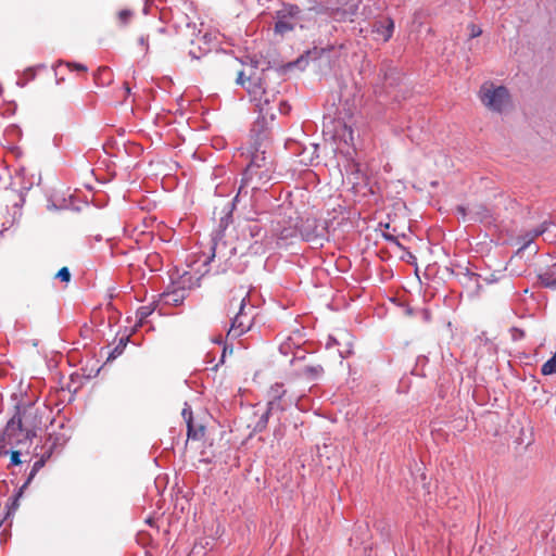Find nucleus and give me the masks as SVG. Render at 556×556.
<instances>
[{"instance_id": "f257e3e1", "label": "nucleus", "mask_w": 556, "mask_h": 556, "mask_svg": "<svg viewBox=\"0 0 556 556\" xmlns=\"http://www.w3.org/2000/svg\"><path fill=\"white\" fill-rule=\"evenodd\" d=\"M30 409L17 410L8 421L2 439L9 445H18L36 435V426L28 421Z\"/></svg>"}, {"instance_id": "f03ea898", "label": "nucleus", "mask_w": 556, "mask_h": 556, "mask_svg": "<svg viewBox=\"0 0 556 556\" xmlns=\"http://www.w3.org/2000/svg\"><path fill=\"white\" fill-rule=\"evenodd\" d=\"M275 25L274 34L285 37L293 31L298 25L302 28V10L296 4L282 3L281 9L277 10L274 15Z\"/></svg>"}, {"instance_id": "7ed1b4c3", "label": "nucleus", "mask_w": 556, "mask_h": 556, "mask_svg": "<svg viewBox=\"0 0 556 556\" xmlns=\"http://www.w3.org/2000/svg\"><path fill=\"white\" fill-rule=\"evenodd\" d=\"M479 99L490 111L503 113L510 103V94L506 87L484 83L479 90Z\"/></svg>"}, {"instance_id": "20e7f679", "label": "nucleus", "mask_w": 556, "mask_h": 556, "mask_svg": "<svg viewBox=\"0 0 556 556\" xmlns=\"http://www.w3.org/2000/svg\"><path fill=\"white\" fill-rule=\"evenodd\" d=\"M195 12L191 3L184 2L182 8L172 9V21L177 33L189 38L191 43L194 45V37L197 34V24L194 22Z\"/></svg>"}, {"instance_id": "39448f33", "label": "nucleus", "mask_w": 556, "mask_h": 556, "mask_svg": "<svg viewBox=\"0 0 556 556\" xmlns=\"http://www.w3.org/2000/svg\"><path fill=\"white\" fill-rule=\"evenodd\" d=\"M266 165H274L273 160L266 155V152L260 151L258 149L252 154L251 161L247 168L244 169L241 178L240 186L238 188V192L233 199L235 202L239 200L242 195L249 194V186L250 182L254 180V172L258 168H264Z\"/></svg>"}, {"instance_id": "423d86ee", "label": "nucleus", "mask_w": 556, "mask_h": 556, "mask_svg": "<svg viewBox=\"0 0 556 556\" xmlns=\"http://www.w3.org/2000/svg\"><path fill=\"white\" fill-rule=\"evenodd\" d=\"M248 301V295L241 299L239 312L231 320L228 337L238 338L251 329L255 317V307Z\"/></svg>"}, {"instance_id": "0eeeda50", "label": "nucleus", "mask_w": 556, "mask_h": 556, "mask_svg": "<svg viewBox=\"0 0 556 556\" xmlns=\"http://www.w3.org/2000/svg\"><path fill=\"white\" fill-rule=\"evenodd\" d=\"M258 91H261V97L258 100V111H260V118L257 119L254 127H256L260 124H265L266 118L269 117L270 119L275 118V109L270 106V100L266 94V91L262 89V87H257L254 90H249V92L253 93L255 97L257 96Z\"/></svg>"}, {"instance_id": "6e6552de", "label": "nucleus", "mask_w": 556, "mask_h": 556, "mask_svg": "<svg viewBox=\"0 0 556 556\" xmlns=\"http://www.w3.org/2000/svg\"><path fill=\"white\" fill-rule=\"evenodd\" d=\"M274 173V165H266L264 168H258L254 172V180L250 182L249 191L260 190L261 187L271 180Z\"/></svg>"}, {"instance_id": "1a4fd4ad", "label": "nucleus", "mask_w": 556, "mask_h": 556, "mask_svg": "<svg viewBox=\"0 0 556 556\" xmlns=\"http://www.w3.org/2000/svg\"><path fill=\"white\" fill-rule=\"evenodd\" d=\"M323 227L320 231L318 230V226L316 225L315 219H306V222L303 223L300 228V233L304 240L315 241L316 239L323 237Z\"/></svg>"}, {"instance_id": "9d476101", "label": "nucleus", "mask_w": 556, "mask_h": 556, "mask_svg": "<svg viewBox=\"0 0 556 556\" xmlns=\"http://www.w3.org/2000/svg\"><path fill=\"white\" fill-rule=\"evenodd\" d=\"M393 29L394 23L389 17L377 21L374 25V31L377 33L383 41H388L392 37Z\"/></svg>"}, {"instance_id": "9b49d317", "label": "nucleus", "mask_w": 556, "mask_h": 556, "mask_svg": "<svg viewBox=\"0 0 556 556\" xmlns=\"http://www.w3.org/2000/svg\"><path fill=\"white\" fill-rule=\"evenodd\" d=\"M538 279L542 287L556 290V263L540 273Z\"/></svg>"}, {"instance_id": "f8f14e48", "label": "nucleus", "mask_w": 556, "mask_h": 556, "mask_svg": "<svg viewBox=\"0 0 556 556\" xmlns=\"http://www.w3.org/2000/svg\"><path fill=\"white\" fill-rule=\"evenodd\" d=\"M286 393L283 386L280 383L274 384L269 390V410H282V406L280 404V400Z\"/></svg>"}, {"instance_id": "ddd939ff", "label": "nucleus", "mask_w": 556, "mask_h": 556, "mask_svg": "<svg viewBox=\"0 0 556 556\" xmlns=\"http://www.w3.org/2000/svg\"><path fill=\"white\" fill-rule=\"evenodd\" d=\"M185 300V290L174 289L164 292L161 295V301L167 305H180Z\"/></svg>"}, {"instance_id": "4468645a", "label": "nucleus", "mask_w": 556, "mask_h": 556, "mask_svg": "<svg viewBox=\"0 0 556 556\" xmlns=\"http://www.w3.org/2000/svg\"><path fill=\"white\" fill-rule=\"evenodd\" d=\"M547 230V224L546 223H543L541 226H539L538 228L533 229L532 231L530 232H527L523 237H522V240H523V243L520 248V251L521 250H525L527 248H529V245L531 244V242L533 241V239L535 237H539V236H542L546 232Z\"/></svg>"}, {"instance_id": "2eb2a0df", "label": "nucleus", "mask_w": 556, "mask_h": 556, "mask_svg": "<svg viewBox=\"0 0 556 556\" xmlns=\"http://www.w3.org/2000/svg\"><path fill=\"white\" fill-rule=\"evenodd\" d=\"M323 374L324 368L321 365H309L305 366L302 369V375L311 381L319 379L323 376Z\"/></svg>"}, {"instance_id": "dca6fc26", "label": "nucleus", "mask_w": 556, "mask_h": 556, "mask_svg": "<svg viewBox=\"0 0 556 556\" xmlns=\"http://www.w3.org/2000/svg\"><path fill=\"white\" fill-rule=\"evenodd\" d=\"M205 428L204 426H194L193 421L188 420L187 422V435L189 440L199 441L204 437Z\"/></svg>"}, {"instance_id": "f3484780", "label": "nucleus", "mask_w": 556, "mask_h": 556, "mask_svg": "<svg viewBox=\"0 0 556 556\" xmlns=\"http://www.w3.org/2000/svg\"><path fill=\"white\" fill-rule=\"evenodd\" d=\"M154 309L155 306L153 304L140 306L136 312V316L138 318L136 327L142 326L146 319L154 312Z\"/></svg>"}, {"instance_id": "a211bd4d", "label": "nucleus", "mask_w": 556, "mask_h": 556, "mask_svg": "<svg viewBox=\"0 0 556 556\" xmlns=\"http://www.w3.org/2000/svg\"><path fill=\"white\" fill-rule=\"evenodd\" d=\"M27 488H24L23 485L17 490V492L15 493V495L9 500L7 506L9 508V513H14L18 506H20V500L21 497L23 496V493L24 491L26 490Z\"/></svg>"}, {"instance_id": "6ab92c4d", "label": "nucleus", "mask_w": 556, "mask_h": 556, "mask_svg": "<svg viewBox=\"0 0 556 556\" xmlns=\"http://www.w3.org/2000/svg\"><path fill=\"white\" fill-rule=\"evenodd\" d=\"M541 372L544 376L556 374V352L542 365Z\"/></svg>"}, {"instance_id": "aec40b11", "label": "nucleus", "mask_w": 556, "mask_h": 556, "mask_svg": "<svg viewBox=\"0 0 556 556\" xmlns=\"http://www.w3.org/2000/svg\"><path fill=\"white\" fill-rule=\"evenodd\" d=\"M128 341H129L128 337L121 338L118 343L116 344V346L110 353V355L108 357V361L114 359L117 356H119L124 352Z\"/></svg>"}, {"instance_id": "412c9836", "label": "nucleus", "mask_w": 556, "mask_h": 556, "mask_svg": "<svg viewBox=\"0 0 556 556\" xmlns=\"http://www.w3.org/2000/svg\"><path fill=\"white\" fill-rule=\"evenodd\" d=\"M273 412L274 410H269V405H267L266 410L261 415L260 419L256 421V424L254 426V430L255 431L261 432V431H263L266 428L268 419H269V415Z\"/></svg>"}, {"instance_id": "4be33fe9", "label": "nucleus", "mask_w": 556, "mask_h": 556, "mask_svg": "<svg viewBox=\"0 0 556 556\" xmlns=\"http://www.w3.org/2000/svg\"><path fill=\"white\" fill-rule=\"evenodd\" d=\"M42 465H43V462H42V460H37V462L34 464V466H33V468H31L30 472L28 473V477H27L26 481H25V482H24V484H23V486H24V488H27V486L29 485V483H30V482H31V480L35 478V476L37 475L38 470L42 467Z\"/></svg>"}, {"instance_id": "5701e85b", "label": "nucleus", "mask_w": 556, "mask_h": 556, "mask_svg": "<svg viewBox=\"0 0 556 556\" xmlns=\"http://www.w3.org/2000/svg\"><path fill=\"white\" fill-rule=\"evenodd\" d=\"M131 16H132V12L130 10H127V9L121 10L118 12V22L123 26L127 25L129 23Z\"/></svg>"}, {"instance_id": "b1692460", "label": "nucleus", "mask_w": 556, "mask_h": 556, "mask_svg": "<svg viewBox=\"0 0 556 556\" xmlns=\"http://www.w3.org/2000/svg\"><path fill=\"white\" fill-rule=\"evenodd\" d=\"M55 278L60 279L63 282H68L71 280V273L67 267H62L56 274Z\"/></svg>"}, {"instance_id": "393cba45", "label": "nucleus", "mask_w": 556, "mask_h": 556, "mask_svg": "<svg viewBox=\"0 0 556 556\" xmlns=\"http://www.w3.org/2000/svg\"><path fill=\"white\" fill-rule=\"evenodd\" d=\"M248 230L252 238H256L261 236L262 227L257 223H253L248 226Z\"/></svg>"}, {"instance_id": "a878e982", "label": "nucleus", "mask_w": 556, "mask_h": 556, "mask_svg": "<svg viewBox=\"0 0 556 556\" xmlns=\"http://www.w3.org/2000/svg\"><path fill=\"white\" fill-rule=\"evenodd\" d=\"M295 232H296V229H294V228H285L279 232V238L280 239L292 238L295 235Z\"/></svg>"}, {"instance_id": "bb28decb", "label": "nucleus", "mask_w": 556, "mask_h": 556, "mask_svg": "<svg viewBox=\"0 0 556 556\" xmlns=\"http://www.w3.org/2000/svg\"><path fill=\"white\" fill-rule=\"evenodd\" d=\"M181 415L186 420V424L188 422V420L193 421L191 407L187 403L185 404Z\"/></svg>"}, {"instance_id": "cd10ccee", "label": "nucleus", "mask_w": 556, "mask_h": 556, "mask_svg": "<svg viewBox=\"0 0 556 556\" xmlns=\"http://www.w3.org/2000/svg\"><path fill=\"white\" fill-rule=\"evenodd\" d=\"M469 30H470L469 35L471 38H476L482 34V29L478 25H475V24L469 25Z\"/></svg>"}, {"instance_id": "c85d7f7f", "label": "nucleus", "mask_w": 556, "mask_h": 556, "mask_svg": "<svg viewBox=\"0 0 556 556\" xmlns=\"http://www.w3.org/2000/svg\"><path fill=\"white\" fill-rule=\"evenodd\" d=\"M21 464V453L18 451L11 452V465H20Z\"/></svg>"}, {"instance_id": "c756f323", "label": "nucleus", "mask_w": 556, "mask_h": 556, "mask_svg": "<svg viewBox=\"0 0 556 556\" xmlns=\"http://www.w3.org/2000/svg\"><path fill=\"white\" fill-rule=\"evenodd\" d=\"M66 65L72 71L73 70L81 71V72H86L87 71V67L84 64H80V63H70V62H67Z\"/></svg>"}, {"instance_id": "7c9ffc66", "label": "nucleus", "mask_w": 556, "mask_h": 556, "mask_svg": "<svg viewBox=\"0 0 556 556\" xmlns=\"http://www.w3.org/2000/svg\"><path fill=\"white\" fill-rule=\"evenodd\" d=\"M382 237H383L387 241H389V242H391V243H394L395 245H397V247L402 248V245H401V243L399 242L397 238H396V237H394L393 235H390V233L383 232V233H382Z\"/></svg>"}, {"instance_id": "2f4dec72", "label": "nucleus", "mask_w": 556, "mask_h": 556, "mask_svg": "<svg viewBox=\"0 0 556 556\" xmlns=\"http://www.w3.org/2000/svg\"><path fill=\"white\" fill-rule=\"evenodd\" d=\"M277 110L282 114H288L291 110L290 105L283 101L279 102V105L277 106Z\"/></svg>"}, {"instance_id": "473e14b6", "label": "nucleus", "mask_w": 556, "mask_h": 556, "mask_svg": "<svg viewBox=\"0 0 556 556\" xmlns=\"http://www.w3.org/2000/svg\"><path fill=\"white\" fill-rule=\"evenodd\" d=\"M244 81H245L244 73H243L242 71H240V72L238 73L237 84H238V85H241V86H244Z\"/></svg>"}, {"instance_id": "72a5a7b5", "label": "nucleus", "mask_w": 556, "mask_h": 556, "mask_svg": "<svg viewBox=\"0 0 556 556\" xmlns=\"http://www.w3.org/2000/svg\"><path fill=\"white\" fill-rule=\"evenodd\" d=\"M219 249V243L217 241H214V244L212 247V255L207 260H213L216 256V250Z\"/></svg>"}, {"instance_id": "f704fd0d", "label": "nucleus", "mask_w": 556, "mask_h": 556, "mask_svg": "<svg viewBox=\"0 0 556 556\" xmlns=\"http://www.w3.org/2000/svg\"><path fill=\"white\" fill-rule=\"evenodd\" d=\"M334 344H337V340H336L334 338L330 337V338L328 339L327 343H326V348H327V349H330V348H332Z\"/></svg>"}, {"instance_id": "c9c22d12", "label": "nucleus", "mask_w": 556, "mask_h": 556, "mask_svg": "<svg viewBox=\"0 0 556 556\" xmlns=\"http://www.w3.org/2000/svg\"><path fill=\"white\" fill-rule=\"evenodd\" d=\"M139 43L142 46V47H146V49H148V37L146 36H141L139 38Z\"/></svg>"}, {"instance_id": "e433bc0d", "label": "nucleus", "mask_w": 556, "mask_h": 556, "mask_svg": "<svg viewBox=\"0 0 556 556\" xmlns=\"http://www.w3.org/2000/svg\"><path fill=\"white\" fill-rule=\"evenodd\" d=\"M229 218H230V213H228L225 217L220 218V226L226 227Z\"/></svg>"}, {"instance_id": "4c0bfd02", "label": "nucleus", "mask_w": 556, "mask_h": 556, "mask_svg": "<svg viewBox=\"0 0 556 556\" xmlns=\"http://www.w3.org/2000/svg\"><path fill=\"white\" fill-rule=\"evenodd\" d=\"M189 55L192 58V59H197L199 60L201 58V54H197L195 50L194 49H191L189 51Z\"/></svg>"}, {"instance_id": "58836bf2", "label": "nucleus", "mask_w": 556, "mask_h": 556, "mask_svg": "<svg viewBox=\"0 0 556 556\" xmlns=\"http://www.w3.org/2000/svg\"><path fill=\"white\" fill-rule=\"evenodd\" d=\"M457 212L465 217L466 216V208L464 206H458Z\"/></svg>"}, {"instance_id": "ea45409f", "label": "nucleus", "mask_w": 556, "mask_h": 556, "mask_svg": "<svg viewBox=\"0 0 556 556\" xmlns=\"http://www.w3.org/2000/svg\"><path fill=\"white\" fill-rule=\"evenodd\" d=\"M349 130L350 141L353 142V130L351 128L345 127Z\"/></svg>"}, {"instance_id": "a19ab883", "label": "nucleus", "mask_w": 556, "mask_h": 556, "mask_svg": "<svg viewBox=\"0 0 556 556\" xmlns=\"http://www.w3.org/2000/svg\"><path fill=\"white\" fill-rule=\"evenodd\" d=\"M199 49H200V51L202 52V54H205V53H206V52H208V50H210L208 48H204V49H203V48H201V47H199Z\"/></svg>"}, {"instance_id": "79ce46f5", "label": "nucleus", "mask_w": 556, "mask_h": 556, "mask_svg": "<svg viewBox=\"0 0 556 556\" xmlns=\"http://www.w3.org/2000/svg\"><path fill=\"white\" fill-rule=\"evenodd\" d=\"M515 331L517 332V336L523 337V331L522 330L515 329Z\"/></svg>"}, {"instance_id": "37998d69", "label": "nucleus", "mask_w": 556, "mask_h": 556, "mask_svg": "<svg viewBox=\"0 0 556 556\" xmlns=\"http://www.w3.org/2000/svg\"><path fill=\"white\" fill-rule=\"evenodd\" d=\"M9 452L7 450H3L2 447H0V456L1 455H5L8 454Z\"/></svg>"}, {"instance_id": "c03bdc74", "label": "nucleus", "mask_w": 556, "mask_h": 556, "mask_svg": "<svg viewBox=\"0 0 556 556\" xmlns=\"http://www.w3.org/2000/svg\"><path fill=\"white\" fill-rule=\"evenodd\" d=\"M302 62H304V59L303 58H300L295 61V64L296 65H300Z\"/></svg>"}, {"instance_id": "a18cd8bd", "label": "nucleus", "mask_w": 556, "mask_h": 556, "mask_svg": "<svg viewBox=\"0 0 556 556\" xmlns=\"http://www.w3.org/2000/svg\"><path fill=\"white\" fill-rule=\"evenodd\" d=\"M126 89V92L129 93L130 92V88L128 86L125 87Z\"/></svg>"}, {"instance_id": "49530a36", "label": "nucleus", "mask_w": 556, "mask_h": 556, "mask_svg": "<svg viewBox=\"0 0 556 556\" xmlns=\"http://www.w3.org/2000/svg\"><path fill=\"white\" fill-rule=\"evenodd\" d=\"M100 71H102V72H106V71H108V68H106V67H103V68H101Z\"/></svg>"}, {"instance_id": "de8ad7c7", "label": "nucleus", "mask_w": 556, "mask_h": 556, "mask_svg": "<svg viewBox=\"0 0 556 556\" xmlns=\"http://www.w3.org/2000/svg\"><path fill=\"white\" fill-rule=\"evenodd\" d=\"M339 353H340V356H341V357H345V356H344V354H343V352H341V351H340Z\"/></svg>"}, {"instance_id": "09e8293b", "label": "nucleus", "mask_w": 556, "mask_h": 556, "mask_svg": "<svg viewBox=\"0 0 556 556\" xmlns=\"http://www.w3.org/2000/svg\"><path fill=\"white\" fill-rule=\"evenodd\" d=\"M207 34L203 35V39L206 41Z\"/></svg>"}]
</instances>
